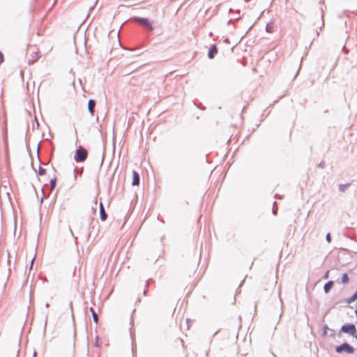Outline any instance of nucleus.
<instances>
[{
  "label": "nucleus",
  "instance_id": "20",
  "mask_svg": "<svg viewBox=\"0 0 357 357\" xmlns=\"http://www.w3.org/2000/svg\"><path fill=\"white\" fill-rule=\"evenodd\" d=\"M328 273H329V272H328V271H327V272H326V273L325 274V275H324V277L325 279L328 278Z\"/></svg>",
  "mask_w": 357,
  "mask_h": 357
},
{
  "label": "nucleus",
  "instance_id": "11",
  "mask_svg": "<svg viewBox=\"0 0 357 357\" xmlns=\"http://www.w3.org/2000/svg\"><path fill=\"white\" fill-rule=\"evenodd\" d=\"M90 310H91V312L92 313L93 319L94 322L96 324H98V314L96 313V312L94 311V310L92 307H91Z\"/></svg>",
  "mask_w": 357,
  "mask_h": 357
},
{
  "label": "nucleus",
  "instance_id": "3",
  "mask_svg": "<svg viewBox=\"0 0 357 357\" xmlns=\"http://www.w3.org/2000/svg\"><path fill=\"white\" fill-rule=\"evenodd\" d=\"M341 331L344 333H348L352 336H354L357 339V335H356V328L354 324H349L343 325L341 327Z\"/></svg>",
  "mask_w": 357,
  "mask_h": 357
},
{
  "label": "nucleus",
  "instance_id": "19",
  "mask_svg": "<svg viewBox=\"0 0 357 357\" xmlns=\"http://www.w3.org/2000/svg\"><path fill=\"white\" fill-rule=\"evenodd\" d=\"M34 259H35V257H33L31 259V268H32V266H33Z\"/></svg>",
  "mask_w": 357,
  "mask_h": 357
},
{
  "label": "nucleus",
  "instance_id": "21",
  "mask_svg": "<svg viewBox=\"0 0 357 357\" xmlns=\"http://www.w3.org/2000/svg\"><path fill=\"white\" fill-rule=\"evenodd\" d=\"M356 315L357 316V309L355 310Z\"/></svg>",
  "mask_w": 357,
  "mask_h": 357
},
{
  "label": "nucleus",
  "instance_id": "2",
  "mask_svg": "<svg viewBox=\"0 0 357 357\" xmlns=\"http://www.w3.org/2000/svg\"><path fill=\"white\" fill-rule=\"evenodd\" d=\"M88 156V151L83 147L80 146L75 153L74 159L77 162H84Z\"/></svg>",
  "mask_w": 357,
  "mask_h": 357
},
{
  "label": "nucleus",
  "instance_id": "17",
  "mask_svg": "<svg viewBox=\"0 0 357 357\" xmlns=\"http://www.w3.org/2000/svg\"><path fill=\"white\" fill-rule=\"evenodd\" d=\"M326 240H327V241L328 243L331 242V234L329 233L326 235Z\"/></svg>",
  "mask_w": 357,
  "mask_h": 357
},
{
  "label": "nucleus",
  "instance_id": "6",
  "mask_svg": "<svg viewBox=\"0 0 357 357\" xmlns=\"http://www.w3.org/2000/svg\"><path fill=\"white\" fill-rule=\"evenodd\" d=\"M218 53V48H217V46L215 45H213L211 46L210 49H209V51H208V56L210 58V59H213L215 55Z\"/></svg>",
  "mask_w": 357,
  "mask_h": 357
},
{
  "label": "nucleus",
  "instance_id": "4",
  "mask_svg": "<svg viewBox=\"0 0 357 357\" xmlns=\"http://www.w3.org/2000/svg\"><path fill=\"white\" fill-rule=\"evenodd\" d=\"M336 352L341 353L342 351H345L347 354H353L354 352V349L353 347L349 345L348 343H343L341 345L338 346L335 349Z\"/></svg>",
  "mask_w": 357,
  "mask_h": 357
},
{
  "label": "nucleus",
  "instance_id": "16",
  "mask_svg": "<svg viewBox=\"0 0 357 357\" xmlns=\"http://www.w3.org/2000/svg\"><path fill=\"white\" fill-rule=\"evenodd\" d=\"M4 61L3 55L1 52H0V64L2 63Z\"/></svg>",
  "mask_w": 357,
  "mask_h": 357
},
{
  "label": "nucleus",
  "instance_id": "14",
  "mask_svg": "<svg viewBox=\"0 0 357 357\" xmlns=\"http://www.w3.org/2000/svg\"><path fill=\"white\" fill-rule=\"evenodd\" d=\"M342 282L344 284H346L349 282V277L347 273L343 274V275L342 277Z\"/></svg>",
  "mask_w": 357,
  "mask_h": 357
},
{
  "label": "nucleus",
  "instance_id": "15",
  "mask_svg": "<svg viewBox=\"0 0 357 357\" xmlns=\"http://www.w3.org/2000/svg\"><path fill=\"white\" fill-rule=\"evenodd\" d=\"M45 173H46V170L45 169L40 168L39 169V172H38L39 175L43 176V175H45Z\"/></svg>",
  "mask_w": 357,
  "mask_h": 357
},
{
  "label": "nucleus",
  "instance_id": "12",
  "mask_svg": "<svg viewBox=\"0 0 357 357\" xmlns=\"http://www.w3.org/2000/svg\"><path fill=\"white\" fill-rule=\"evenodd\" d=\"M50 182L51 190H52L54 189L55 185H56V177L53 176L52 178H51Z\"/></svg>",
  "mask_w": 357,
  "mask_h": 357
},
{
  "label": "nucleus",
  "instance_id": "1",
  "mask_svg": "<svg viewBox=\"0 0 357 357\" xmlns=\"http://www.w3.org/2000/svg\"><path fill=\"white\" fill-rule=\"evenodd\" d=\"M38 49L33 46H29L28 47L26 53V59L29 64L34 63L39 58Z\"/></svg>",
  "mask_w": 357,
  "mask_h": 357
},
{
  "label": "nucleus",
  "instance_id": "18",
  "mask_svg": "<svg viewBox=\"0 0 357 357\" xmlns=\"http://www.w3.org/2000/svg\"><path fill=\"white\" fill-rule=\"evenodd\" d=\"M348 185H340V188L341 190L344 191V189L346 188V187H347Z\"/></svg>",
  "mask_w": 357,
  "mask_h": 357
},
{
  "label": "nucleus",
  "instance_id": "8",
  "mask_svg": "<svg viewBox=\"0 0 357 357\" xmlns=\"http://www.w3.org/2000/svg\"><path fill=\"white\" fill-rule=\"evenodd\" d=\"M99 207H100V219L102 221H105L107 219V214H106V213L105 211V209H104V207H103V205H102V202L100 203Z\"/></svg>",
  "mask_w": 357,
  "mask_h": 357
},
{
  "label": "nucleus",
  "instance_id": "10",
  "mask_svg": "<svg viewBox=\"0 0 357 357\" xmlns=\"http://www.w3.org/2000/svg\"><path fill=\"white\" fill-rule=\"evenodd\" d=\"M333 286V281L328 282L327 283L325 284V285L324 287V291L326 293H328L329 291L332 289Z\"/></svg>",
  "mask_w": 357,
  "mask_h": 357
},
{
  "label": "nucleus",
  "instance_id": "9",
  "mask_svg": "<svg viewBox=\"0 0 357 357\" xmlns=\"http://www.w3.org/2000/svg\"><path fill=\"white\" fill-rule=\"evenodd\" d=\"M96 106V102L93 100H90L88 102V108L90 112V113L93 115L94 112V108Z\"/></svg>",
  "mask_w": 357,
  "mask_h": 357
},
{
  "label": "nucleus",
  "instance_id": "7",
  "mask_svg": "<svg viewBox=\"0 0 357 357\" xmlns=\"http://www.w3.org/2000/svg\"><path fill=\"white\" fill-rule=\"evenodd\" d=\"M132 174H133V177H132V185H138L139 184V180H140L139 175L135 171H133Z\"/></svg>",
  "mask_w": 357,
  "mask_h": 357
},
{
  "label": "nucleus",
  "instance_id": "13",
  "mask_svg": "<svg viewBox=\"0 0 357 357\" xmlns=\"http://www.w3.org/2000/svg\"><path fill=\"white\" fill-rule=\"evenodd\" d=\"M357 299V291L347 300L348 303H351Z\"/></svg>",
  "mask_w": 357,
  "mask_h": 357
},
{
  "label": "nucleus",
  "instance_id": "5",
  "mask_svg": "<svg viewBox=\"0 0 357 357\" xmlns=\"http://www.w3.org/2000/svg\"><path fill=\"white\" fill-rule=\"evenodd\" d=\"M134 21L140 24L143 26H144L146 29L149 31H152L153 29V27L151 24V23L149 22V20L147 18H143V17H135L134 19Z\"/></svg>",
  "mask_w": 357,
  "mask_h": 357
}]
</instances>
